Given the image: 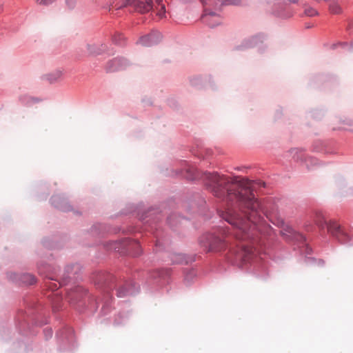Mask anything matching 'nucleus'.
I'll use <instances>...</instances> for the list:
<instances>
[{
    "label": "nucleus",
    "instance_id": "obj_1",
    "mask_svg": "<svg viewBox=\"0 0 353 353\" xmlns=\"http://www.w3.org/2000/svg\"><path fill=\"white\" fill-rule=\"evenodd\" d=\"M204 179L206 181V185L210 188L215 196L227 197L230 200L234 198L238 201L240 213H236L228 208L221 214L222 217L223 214L228 211L243 218L252 216L254 219H256L258 217V214L262 212L268 217V212L262 208L253 193L256 183L239 177L230 179L224 175L210 172L205 173Z\"/></svg>",
    "mask_w": 353,
    "mask_h": 353
},
{
    "label": "nucleus",
    "instance_id": "obj_2",
    "mask_svg": "<svg viewBox=\"0 0 353 353\" xmlns=\"http://www.w3.org/2000/svg\"><path fill=\"white\" fill-rule=\"evenodd\" d=\"M223 219L235 228L234 237L239 250L234 252L239 258L246 260L245 257L253 252L254 246L258 243L259 234L262 232L260 214L254 219L252 216L243 218L228 211L223 214Z\"/></svg>",
    "mask_w": 353,
    "mask_h": 353
},
{
    "label": "nucleus",
    "instance_id": "obj_3",
    "mask_svg": "<svg viewBox=\"0 0 353 353\" xmlns=\"http://www.w3.org/2000/svg\"><path fill=\"white\" fill-rule=\"evenodd\" d=\"M228 241L223 240L212 234H208L201 238L200 243L206 251H221L228 246Z\"/></svg>",
    "mask_w": 353,
    "mask_h": 353
},
{
    "label": "nucleus",
    "instance_id": "obj_4",
    "mask_svg": "<svg viewBox=\"0 0 353 353\" xmlns=\"http://www.w3.org/2000/svg\"><path fill=\"white\" fill-rule=\"evenodd\" d=\"M152 0H125L123 6L130 7L134 10L144 13L152 8Z\"/></svg>",
    "mask_w": 353,
    "mask_h": 353
},
{
    "label": "nucleus",
    "instance_id": "obj_5",
    "mask_svg": "<svg viewBox=\"0 0 353 353\" xmlns=\"http://www.w3.org/2000/svg\"><path fill=\"white\" fill-rule=\"evenodd\" d=\"M205 13L202 16L203 23L211 28H214L221 23V19L219 14L210 10L205 9Z\"/></svg>",
    "mask_w": 353,
    "mask_h": 353
},
{
    "label": "nucleus",
    "instance_id": "obj_6",
    "mask_svg": "<svg viewBox=\"0 0 353 353\" xmlns=\"http://www.w3.org/2000/svg\"><path fill=\"white\" fill-rule=\"evenodd\" d=\"M327 227L328 232L333 236H336L339 241L344 242L342 236L345 234L341 231L340 227L334 221H330L325 224Z\"/></svg>",
    "mask_w": 353,
    "mask_h": 353
},
{
    "label": "nucleus",
    "instance_id": "obj_7",
    "mask_svg": "<svg viewBox=\"0 0 353 353\" xmlns=\"http://www.w3.org/2000/svg\"><path fill=\"white\" fill-rule=\"evenodd\" d=\"M126 65V61L123 59H114L108 63L107 70L109 72H114L121 70Z\"/></svg>",
    "mask_w": 353,
    "mask_h": 353
},
{
    "label": "nucleus",
    "instance_id": "obj_8",
    "mask_svg": "<svg viewBox=\"0 0 353 353\" xmlns=\"http://www.w3.org/2000/svg\"><path fill=\"white\" fill-rule=\"evenodd\" d=\"M156 3L157 6L155 7V9L157 10V15L159 16V18L162 19L165 15V5L162 3V0H157Z\"/></svg>",
    "mask_w": 353,
    "mask_h": 353
},
{
    "label": "nucleus",
    "instance_id": "obj_9",
    "mask_svg": "<svg viewBox=\"0 0 353 353\" xmlns=\"http://www.w3.org/2000/svg\"><path fill=\"white\" fill-rule=\"evenodd\" d=\"M240 0H217L212 4L215 9L219 10L224 4H238Z\"/></svg>",
    "mask_w": 353,
    "mask_h": 353
},
{
    "label": "nucleus",
    "instance_id": "obj_10",
    "mask_svg": "<svg viewBox=\"0 0 353 353\" xmlns=\"http://www.w3.org/2000/svg\"><path fill=\"white\" fill-rule=\"evenodd\" d=\"M314 221L316 224L322 228L324 227L325 224H327L323 214L320 211L316 212Z\"/></svg>",
    "mask_w": 353,
    "mask_h": 353
},
{
    "label": "nucleus",
    "instance_id": "obj_11",
    "mask_svg": "<svg viewBox=\"0 0 353 353\" xmlns=\"http://www.w3.org/2000/svg\"><path fill=\"white\" fill-rule=\"evenodd\" d=\"M131 294H132V291L129 286L124 285L117 290V296L119 297H125Z\"/></svg>",
    "mask_w": 353,
    "mask_h": 353
},
{
    "label": "nucleus",
    "instance_id": "obj_12",
    "mask_svg": "<svg viewBox=\"0 0 353 353\" xmlns=\"http://www.w3.org/2000/svg\"><path fill=\"white\" fill-rule=\"evenodd\" d=\"M153 39H154V34H151L143 37L140 39V42L145 46H149L154 43Z\"/></svg>",
    "mask_w": 353,
    "mask_h": 353
},
{
    "label": "nucleus",
    "instance_id": "obj_13",
    "mask_svg": "<svg viewBox=\"0 0 353 353\" xmlns=\"http://www.w3.org/2000/svg\"><path fill=\"white\" fill-rule=\"evenodd\" d=\"M330 10L333 14H339L341 12V8L337 3H333L330 6Z\"/></svg>",
    "mask_w": 353,
    "mask_h": 353
},
{
    "label": "nucleus",
    "instance_id": "obj_14",
    "mask_svg": "<svg viewBox=\"0 0 353 353\" xmlns=\"http://www.w3.org/2000/svg\"><path fill=\"white\" fill-rule=\"evenodd\" d=\"M305 14L309 17H313L317 14V12L312 8H307L305 10Z\"/></svg>",
    "mask_w": 353,
    "mask_h": 353
},
{
    "label": "nucleus",
    "instance_id": "obj_15",
    "mask_svg": "<svg viewBox=\"0 0 353 353\" xmlns=\"http://www.w3.org/2000/svg\"><path fill=\"white\" fill-rule=\"evenodd\" d=\"M87 48L90 54H97L99 52L97 50V48L94 45L88 44Z\"/></svg>",
    "mask_w": 353,
    "mask_h": 353
},
{
    "label": "nucleus",
    "instance_id": "obj_16",
    "mask_svg": "<svg viewBox=\"0 0 353 353\" xmlns=\"http://www.w3.org/2000/svg\"><path fill=\"white\" fill-rule=\"evenodd\" d=\"M36 1H37V3H39L40 5L48 6L49 4H51L56 0H36Z\"/></svg>",
    "mask_w": 353,
    "mask_h": 353
},
{
    "label": "nucleus",
    "instance_id": "obj_17",
    "mask_svg": "<svg viewBox=\"0 0 353 353\" xmlns=\"http://www.w3.org/2000/svg\"><path fill=\"white\" fill-rule=\"evenodd\" d=\"M292 232L293 230L291 228H288V230H286V232L281 231L282 234L283 236H285L287 239L290 237V234H292Z\"/></svg>",
    "mask_w": 353,
    "mask_h": 353
},
{
    "label": "nucleus",
    "instance_id": "obj_18",
    "mask_svg": "<svg viewBox=\"0 0 353 353\" xmlns=\"http://www.w3.org/2000/svg\"><path fill=\"white\" fill-rule=\"evenodd\" d=\"M28 276H29V277L31 279V281L30 282V284H33V283L35 282V281H34V277H32V276H30V275H28Z\"/></svg>",
    "mask_w": 353,
    "mask_h": 353
},
{
    "label": "nucleus",
    "instance_id": "obj_19",
    "mask_svg": "<svg viewBox=\"0 0 353 353\" xmlns=\"http://www.w3.org/2000/svg\"><path fill=\"white\" fill-rule=\"evenodd\" d=\"M233 249H234V246H233L232 243H230V250L231 251H232Z\"/></svg>",
    "mask_w": 353,
    "mask_h": 353
},
{
    "label": "nucleus",
    "instance_id": "obj_20",
    "mask_svg": "<svg viewBox=\"0 0 353 353\" xmlns=\"http://www.w3.org/2000/svg\"><path fill=\"white\" fill-rule=\"evenodd\" d=\"M288 1H289L290 2H291V3H297V2H298V0H288Z\"/></svg>",
    "mask_w": 353,
    "mask_h": 353
},
{
    "label": "nucleus",
    "instance_id": "obj_21",
    "mask_svg": "<svg viewBox=\"0 0 353 353\" xmlns=\"http://www.w3.org/2000/svg\"><path fill=\"white\" fill-rule=\"evenodd\" d=\"M49 334L51 336L52 335V331L50 330H49Z\"/></svg>",
    "mask_w": 353,
    "mask_h": 353
},
{
    "label": "nucleus",
    "instance_id": "obj_22",
    "mask_svg": "<svg viewBox=\"0 0 353 353\" xmlns=\"http://www.w3.org/2000/svg\"><path fill=\"white\" fill-rule=\"evenodd\" d=\"M201 2L203 3V5H205L203 0H201Z\"/></svg>",
    "mask_w": 353,
    "mask_h": 353
}]
</instances>
